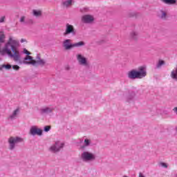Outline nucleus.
Masks as SVG:
<instances>
[{"mask_svg": "<svg viewBox=\"0 0 177 177\" xmlns=\"http://www.w3.org/2000/svg\"><path fill=\"white\" fill-rule=\"evenodd\" d=\"M1 46L2 45L0 44V53L2 56L8 55L9 57L13 59L14 62H19L21 56L20 55V50H19V46H20L19 41L14 39L13 37L10 36L3 50H1Z\"/></svg>", "mask_w": 177, "mask_h": 177, "instance_id": "obj_1", "label": "nucleus"}, {"mask_svg": "<svg viewBox=\"0 0 177 177\" xmlns=\"http://www.w3.org/2000/svg\"><path fill=\"white\" fill-rule=\"evenodd\" d=\"M146 68L140 66L138 68V71L135 70L131 71L128 73V78L130 80H136V78H144L147 75Z\"/></svg>", "mask_w": 177, "mask_h": 177, "instance_id": "obj_2", "label": "nucleus"}, {"mask_svg": "<svg viewBox=\"0 0 177 177\" xmlns=\"http://www.w3.org/2000/svg\"><path fill=\"white\" fill-rule=\"evenodd\" d=\"M8 142L9 150H15L17 143H21V142H23V138L20 137H10L8 138Z\"/></svg>", "mask_w": 177, "mask_h": 177, "instance_id": "obj_3", "label": "nucleus"}, {"mask_svg": "<svg viewBox=\"0 0 177 177\" xmlns=\"http://www.w3.org/2000/svg\"><path fill=\"white\" fill-rule=\"evenodd\" d=\"M81 158L84 162H89L91 161H95L96 160V156L93 153L85 151L82 153Z\"/></svg>", "mask_w": 177, "mask_h": 177, "instance_id": "obj_4", "label": "nucleus"}, {"mask_svg": "<svg viewBox=\"0 0 177 177\" xmlns=\"http://www.w3.org/2000/svg\"><path fill=\"white\" fill-rule=\"evenodd\" d=\"M126 102L131 103L133 102L135 97L136 96V89L127 90L124 94Z\"/></svg>", "mask_w": 177, "mask_h": 177, "instance_id": "obj_5", "label": "nucleus"}, {"mask_svg": "<svg viewBox=\"0 0 177 177\" xmlns=\"http://www.w3.org/2000/svg\"><path fill=\"white\" fill-rule=\"evenodd\" d=\"M64 147V142L57 141L55 144L50 146L49 148L50 151L51 153H57V151H60Z\"/></svg>", "mask_w": 177, "mask_h": 177, "instance_id": "obj_6", "label": "nucleus"}, {"mask_svg": "<svg viewBox=\"0 0 177 177\" xmlns=\"http://www.w3.org/2000/svg\"><path fill=\"white\" fill-rule=\"evenodd\" d=\"M76 59L80 66H88V60H86V58L82 54H77Z\"/></svg>", "mask_w": 177, "mask_h": 177, "instance_id": "obj_7", "label": "nucleus"}, {"mask_svg": "<svg viewBox=\"0 0 177 177\" xmlns=\"http://www.w3.org/2000/svg\"><path fill=\"white\" fill-rule=\"evenodd\" d=\"M30 134L32 135V136H35V135L41 136L42 135V130L37 126H32L30 127Z\"/></svg>", "mask_w": 177, "mask_h": 177, "instance_id": "obj_8", "label": "nucleus"}, {"mask_svg": "<svg viewBox=\"0 0 177 177\" xmlns=\"http://www.w3.org/2000/svg\"><path fill=\"white\" fill-rule=\"evenodd\" d=\"M95 17L93 15H85L82 17V23H85L86 24H91V23H93Z\"/></svg>", "mask_w": 177, "mask_h": 177, "instance_id": "obj_9", "label": "nucleus"}, {"mask_svg": "<svg viewBox=\"0 0 177 177\" xmlns=\"http://www.w3.org/2000/svg\"><path fill=\"white\" fill-rule=\"evenodd\" d=\"M63 47L65 50H71V49L74 48V44L71 43V39H66L63 41Z\"/></svg>", "mask_w": 177, "mask_h": 177, "instance_id": "obj_10", "label": "nucleus"}, {"mask_svg": "<svg viewBox=\"0 0 177 177\" xmlns=\"http://www.w3.org/2000/svg\"><path fill=\"white\" fill-rule=\"evenodd\" d=\"M70 34H75V30L74 29V26L73 25H70L69 24H66V30L64 32V35H70Z\"/></svg>", "mask_w": 177, "mask_h": 177, "instance_id": "obj_11", "label": "nucleus"}, {"mask_svg": "<svg viewBox=\"0 0 177 177\" xmlns=\"http://www.w3.org/2000/svg\"><path fill=\"white\" fill-rule=\"evenodd\" d=\"M24 64H31L32 66H35V60L32 56L27 55L23 61Z\"/></svg>", "mask_w": 177, "mask_h": 177, "instance_id": "obj_12", "label": "nucleus"}, {"mask_svg": "<svg viewBox=\"0 0 177 177\" xmlns=\"http://www.w3.org/2000/svg\"><path fill=\"white\" fill-rule=\"evenodd\" d=\"M55 110L52 106H45L39 109L40 114H49Z\"/></svg>", "mask_w": 177, "mask_h": 177, "instance_id": "obj_13", "label": "nucleus"}, {"mask_svg": "<svg viewBox=\"0 0 177 177\" xmlns=\"http://www.w3.org/2000/svg\"><path fill=\"white\" fill-rule=\"evenodd\" d=\"M20 110L19 109H16L12 111V113L8 117V121H13V120H16L17 118V115H19V112Z\"/></svg>", "mask_w": 177, "mask_h": 177, "instance_id": "obj_14", "label": "nucleus"}, {"mask_svg": "<svg viewBox=\"0 0 177 177\" xmlns=\"http://www.w3.org/2000/svg\"><path fill=\"white\" fill-rule=\"evenodd\" d=\"M35 62V64H39V66H45V64H46V61L41 59V56L39 55H37Z\"/></svg>", "mask_w": 177, "mask_h": 177, "instance_id": "obj_15", "label": "nucleus"}, {"mask_svg": "<svg viewBox=\"0 0 177 177\" xmlns=\"http://www.w3.org/2000/svg\"><path fill=\"white\" fill-rule=\"evenodd\" d=\"M74 0H64L62 2L64 8H71L74 5Z\"/></svg>", "mask_w": 177, "mask_h": 177, "instance_id": "obj_16", "label": "nucleus"}, {"mask_svg": "<svg viewBox=\"0 0 177 177\" xmlns=\"http://www.w3.org/2000/svg\"><path fill=\"white\" fill-rule=\"evenodd\" d=\"M129 37L133 41H138L139 39V33L135 30H133L130 32Z\"/></svg>", "mask_w": 177, "mask_h": 177, "instance_id": "obj_17", "label": "nucleus"}, {"mask_svg": "<svg viewBox=\"0 0 177 177\" xmlns=\"http://www.w3.org/2000/svg\"><path fill=\"white\" fill-rule=\"evenodd\" d=\"M168 17L167 11L165 10H160L158 12V18L161 19L162 20H167V18Z\"/></svg>", "mask_w": 177, "mask_h": 177, "instance_id": "obj_18", "label": "nucleus"}, {"mask_svg": "<svg viewBox=\"0 0 177 177\" xmlns=\"http://www.w3.org/2000/svg\"><path fill=\"white\" fill-rule=\"evenodd\" d=\"M170 77L174 81H177V65H176V67H175L174 68V70L171 71V74H170Z\"/></svg>", "mask_w": 177, "mask_h": 177, "instance_id": "obj_19", "label": "nucleus"}, {"mask_svg": "<svg viewBox=\"0 0 177 177\" xmlns=\"http://www.w3.org/2000/svg\"><path fill=\"white\" fill-rule=\"evenodd\" d=\"M32 15L35 17H41L42 16V11L41 10H33Z\"/></svg>", "mask_w": 177, "mask_h": 177, "instance_id": "obj_20", "label": "nucleus"}, {"mask_svg": "<svg viewBox=\"0 0 177 177\" xmlns=\"http://www.w3.org/2000/svg\"><path fill=\"white\" fill-rule=\"evenodd\" d=\"M90 145H91V140L86 138L84 140V145L80 147V149L82 150H84V149H85L86 147H88V146H90Z\"/></svg>", "mask_w": 177, "mask_h": 177, "instance_id": "obj_21", "label": "nucleus"}, {"mask_svg": "<svg viewBox=\"0 0 177 177\" xmlns=\"http://www.w3.org/2000/svg\"><path fill=\"white\" fill-rule=\"evenodd\" d=\"M81 46H85L84 41H80L73 44V48H81Z\"/></svg>", "mask_w": 177, "mask_h": 177, "instance_id": "obj_22", "label": "nucleus"}, {"mask_svg": "<svg viewBox=\"0 0 177 177\" xmlns=\"http://www.w3.org/2000/svg\"><path fill=\"white\" fill-rule=\"evenodd\" d=\"M163 3L166 5H175L176 3V0H160Z\"/></svg>", "mask_w": 177, "mask_h": 177, "instance_id": "obj_23", "label": "nucleus"}, {"mask_svg": "<svg viewBox=\"0 0 177 177\" xmlns=\"http://www.w3.org/2000/svg\"><path fill=\"white\" fill-rule=\"evenodd\" d=\"M6 38V36L5 35V32H3V31H0V44H3Z\"/></svg>", "mask_w": 177, "mask_h": 177, "instance_id": "obj_24", "label": "nucleus"}, {"mask_svg": "<svg viewBox=\"0 0 177 177\" xmlns=\"http://www.w3.org/2000/svg\"><path fill=\"white\" fill-rule=\"evenodd\" d=\"M3 68H6V70H10V68H12V65H10V64L0 65V70H3Z\"/></svg>", "mask_w": 177, "mask_h": 177, "instance_id": "obj_25", "label": "nucleus"}, {"mask_svg": "<svg viewBox=\"0 0 177 177\" xmlns=\"http://www.w3.org/2000/svg\"><path fill=\"white\" fill-rule=\"evenodd\" d=\"M164 64H165V62H164V60H159L156 64V68H161V66H164Z\"/></svg>", "mask_w": 177, "mask_h": 177, "instance_id": "obj_26", "label": "nucleus"}, {"mask_svg": "<svg viewBox=\"0 0 177 177\" xmlns=\"http://www.w3.org/2000/svg\"><path fill=\"white\" fill-rule=\"evenodd\" d=\"M160 167H162L163 168H168V165L165 162H160L159 164Z\"/></svg>", "mask_w": 177, "mask_h": 177, "instance_id": "obj_27", "label": "nucleus"}, {"mask_svg": "<svg viewBox=\"0 0 177 177\" xmlns=\"http://www.w3.org/2000/svg\"><path fill=\"white\" fill-rule=\"evenodd\" d=\"M12 68L16 71H19L20 70V66H19L18 65H14L12 66Z\"/></svg>", "mask_w": 177, "mask_h": 177, "instance_id": "obj_28", "label": "nucleus"}, {"mask_svg": "<svg viewBox=\"0 0 177 177\" xmlns=\"http://www.w3.org/2000/svg\"><path fill=\"white\" fill-rule=\"evenodd\" d=\"M50 131V126L44 127V132H49Z\"/></svg>", "mask_w": 177, "mask_h": 177, "instance_id": "obj_29", "label": "nucleus"}, {"mask_svg": "<svg viewBox=\"0 0 177 177\" xmlns=\"http://www.w3.org/2000/svg\"><path fill=\"white\" fill-rule=\"evenodd\" d=\"M6 19V17L5 16L0 17V23H5Z\"/></svg>", "mask_w": 177, "mask_h": 177, "instance_id": "obj_30", "label": "nucleus"}, {"mask_svg": "<svg viewBox=\"0 0 177 177\" xmlns=\"http://www.w3.org/2000/svg\"><path fill=\"white\" fill-rule=\"evenodd\" d=\"M24 53H25V55H27V56H30V55H31V53H30L28 50H27V49H24Z\"/></svg>", "mask_w": 177, "mask_h": 177, "instance_id": "obj_31", "label": "nucleus"}, {"mask_svg": "<svg viewBox=\"0 0 177 177\" xmlns=\"http://www.w3.org/2000/svg\"><path fill=\"white\" fill-rule=\"evenodd\" d=\"M19 21L21 23H24V21H26V17L23 16V17H21L20 19H19Z\"/></svg>", "mask_w": 177, "mask_h": 177, "instance_id": "obj_32", "label": "nucleus"}, {"mask_svg": "<svg viewBox=\"0 0 177 177\" xmlns=\"http://www.w3.org/2000/svg\"><path fill=\"white\" fill-rule=\"evenodd\" d=\"M138 177H146V176H145V174H143V173L140 172L138 174Z\"/></svg>", "mask_w": 177, "mask_h": 177, "instance_id": "obj_33", "label": "nucleus"}, {"mask_svg": "<svg viewBox=\"0 0 177 177\" xmlns=\"http://www.w3.org/2000/svg\"><path fill=\"white\" fill-rule=\"evenodd\" d=\"M173 111H174V113H176V114H177V107H174L173 109Z\"/></svg>", "mask_w": 177, "mask_h": 177, "instance_id": "obj_34", "label": "nucleus"}, {"mask_svg": "<svg viewBox=\"0 0 177 177\" xmlns=\"http://www.w3.org/2000/svg\"><path fill=\"white\" fill-rule=\"evenodd\" d=\"M21 43H23V42H26V39H21Z\"/></svg>", "mask_w": 177, "mask_h": 177, "instance_id": "obj_35", "label": "nucleus"}, {"mask_svg": "<svg viewBox=\"0 0 177 177\" xmlns=\"http://www.w3.org/2000/svg\"><path fill=\"white\" fill-rule=\"evenodd\" d=\"M29 23H30L31 24H32V23H33L32 19L29 20Z\"/></svg>", "mask_w": 177, "mask_h": 177, "instance_id": "obj_36", "label": "nucleus"}, {"mask_svg": "<svg viewBox=\"0 0 177 177\" xmlns=\"http://www.w3.org/2000/svg\"><path fill=\"white\" fill-rule=\"evenodd\" d=\"M176 132H177V127H176Z\"/></svg>", "mask_w": 177, "mask_h": 177, "instance_id": "obj_37", "label": "nucleus"}]
</instances>
